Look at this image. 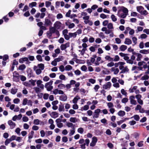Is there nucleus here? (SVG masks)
<instances>
[{"label":"nucleus","instance_id":"f257e3e1","mask_svg":"<svg viewBox=\"0 0 149 149\" xmlns=\"http://www.w3.org/2000/svg\"><path fill=\"white\" fill-rule=\"evenodd\" d=\"M119 55L121 57H123L124 59L126 61L127 63H129L131 65L133 64H136V62H134V61L135 59V57L134 56H132L130 58L128 56V54H124L121 52L119 53Z\"/></svg>","mask_w":149,"mask_h":149},{"label":"nucleus","instance_id":"f03ea898","mask_svg":"<svg viewBox=\"0 0 149 149\" xmlns=\"http://www.w3.org/2000/svg\"><path fill=\"white\" fill-rule=\"evenodd\" d=\"M137 11L142 15H146L148 14V13L146 10H144V8L142 6H139L136 7Z\"/></svg>","mask_w":149,"mask_h":149},{"label":"nucleus","instance_id":"7ed1b4c3","mask_svg":"<svg viewBox=\"0 0 149 149\" xmlns=\"http://www.w3.org/2000/svg\"><path fill=\"white\" fill-rule=\"evenodd\" d=\"M53 81L52 80L50 81L49 82L46 83L45 85V87L46 88L47 90L48 91H50L53 88V86H52Z\"/></svg>","mask_w":149,"mask_h":149},{"label":"nucleus","instance_id":"20e7f679","mask_svg":"<svg viewBox=\"0 0 149 149\" xmlns=\"http://www.w3.org/2000/svg\"><path fill=\"white\" fill-rule=\"evenodd\" d=\"M63 24L59 21H57L54 24V27L56 29H63L62 27Z\"/></svg>","mask_w":149,"mask_h":149},{"label":"nucleus","instance_id":"39448f33","mask_svg":"<svg viewBox=\"0 0 149 149\" xmlns=\"http://www.w3.org/2000/svg\"><path fill=\"white\" fill-rule=\"evenodd\" d=\"M132 56H134L135 57V58L136 57V60L137 61H141L143 57L142 55L141 54L134 52L133 53Z\"/></svg>","mask_w":149,"mask_h":149},{"label":"nucleus","instance_id":"423d86ee","mask_svg":"<svg viewBox=\"0 0 149 149\" xmlns=\"http://www.w3.org/2000/svg\"><path fill=\"white\" fill-rule=\"evenodd\" d=\"M82 30L81 29H79L77 31L74 33H69V35L70 37H75L77 35V34H79L81 33Z\"/></svg>","mask_w":149,"mask_h":149},{"label":"nucleus","instance_id":"0eeeda50","mask_svg":"<svg viewBox=\"0 0 149 149\" xmlns=\"http://www.w3.org/2000/svg\"><path fill=\"white\" fill-rule=\"evenodd\" d=\"M55 29L54 27H52L49 29V30L47 32V33L48 36L49 37L52 36V33H55Z\"/></svg>","mask_w":149,"mask_h":149},{"label":"nucleus","instance_id":"6e6552de","mask_svg":"<svg viewBox=\"0 0 149 149\" xmlns=\"http://www.w3.org/2000/svg\"><path fill=\"white\" fill-rule=\"evenodd\" d=\"M42 81L41 80H38L36 82V84L38 87L40 88L41 89L43 90L44 89V86L42 83Z\"/></svg>","mask_w":149,"mask_h":149},{"label":"nucleus","instance_id":"1a4fd4ad","mask_svg":"<svg viewBox=\"0 0 149 149\" xmlns=\"http://www.w3.org/2000/svg\"><path fill=\"white\" fill-rule=\"evenodd\" d=\"M134 99L135 97L133 95H131L130 97L129 100L131 104L135 105L137 104L136 101Z\"/></svg>","mask_w":149,"mask_h":149},{"label":"nucleus","instance_id":"9d476101","mask_svg":"<svg viewBox=\"0 0 149 149\" xmlns=\"http://www.w3.org/2000/svg\"><path fill=\"white\" fill-rule=\"evenodd\" d=\"M52 24V23L50 20L47 18H46L45 19L44 25L46 26H48Z\"/></svg>","mask_w":149,"mask_h":149},{"label":"nucleus","instance_id":"9b49d317","mask_svg":"<svg viewBox=\"0 0 149 149\" xmlns=\"http://www.w3.org/2000/svg\"><path fill=\"white\" fill-rule=\"evenodd\" d=\"M101 111V110L100 109H97L95 111L94 114L93 116L94 118H97L99 117L100 114V113Z\"/></svg>","mask_w":149,"mask_h":149},{"label":"nucleus","instance_id":"f8f14e48","mask_svg":"<svg viewBox=\"0 0 149 149\" xmlns=\"http://www.w3.org/2000/svg\"><path fill=\"white\" fill-rule=\"evenodd\" d=\"M117 15L119 17L123 18H125L127 15V14L122 13L120 11H118Z\"/></svg>","mask_w":149,"mask_h":149},{"label":"nucleus","instance_id":"ddd939ff","mask_svg":"<svg viewBox=\"0 0 149 149\" xmlns=\"http://www.w3.org/2000/svg\"><path fill=\"white\" fill-rule=\"evenodd\" d=\"M33 70L36 71V74L37 75L40 74L42 72V70L38 68V67L36 66H34L33 68Z\"/></svg>","mask_w":149,"mask_h":149},{"label":"nucleus","instance_id":"4468645a","mask_svg":"<svg viewBox=\"0 0 149 149\" xmlns=\"http://www.w3.org/2000/svg\"><path fill=\"white\" fill-rule=\"evenodd\" d=\"M8 124L10 126V128L12 129H13L16 125L15 123L11 120H9L8 122Z\"/></svg>","mask_w":149,"mask_h":149},{"label":"nucleus","instance_id":"2eb2a0df","mask_svg":"<svg viewBox=\"0 0 149 149\" xmlns=\"http://www.w3.org/2000/svg\"><path fill=\"white\" fill-rule=\"evenodd\" d=\"M111 85V84L110 82H108L106 83L105 84L103 85V88L104 89H109Z\"/></svg>","mask_w":149,"mask_h":149},{"label":"nucleus","instance_id":"dca6fc26","mask_svg":"<svg viewBox=\"0 0 149 149\" xmlns=\"http://www.w3.org/2000/svg\"><path fill=\"white\" fill-rule=\"evenodd\" d=\"M65 24L66 26H68V28L70 29L73 28L75 26L74 23H70L69 22H66Z\"/></svg>","mask_w":149,"mask_h":149},{"label":"nucleus","instance_id":"f3484780","mask_svg":"<svg viewBox=\"0 0 149 149\" xmlns=\"http://www.w3.org/2000/svg\"><path fill=\"white\" fill-rule=\"evenodd\" d=\"M70 45L69 43H67L65 44H62L60 47L61 49L63 50L65 49L67 47H69Z\"/></svg>","mask_w":149,"mask_h":149},{"label":"nucleus","instance_id":"a211bd4d","mask_svg":"<svg viewBox=\"0 0 149 149\" xmlns=\"http://www.w3.org/2000/svg\"><path fill=\"white\" fill-rule=\"evenodd\" d=\"M111 71L113 72L114 74H117L119 72V69L118 68H116L115 67H112L111 69Z\"/></svg>","mask_w":149,"mask_h":149},{"label":"nucleus","instance_id":"6ab92c4d","mask_svg":"<svg viewBox=\"0 0 149 149\" xmlns=\"http://www.w3.org/2000/svg\"><path fill=\"white\" fill-rule=\"evenodd\" d=\"M105 59L106 61L110 62H113V58L109 55H106L105 57Z\"/></svg>","mask_w":149,"mask_h":149},{"label":"nucleus","instance_id":"aec40b11","mask_svg":"<svg viewBox=\"0 0 149 149\" xmlns=\"http://www.w3.org/2000/svg\"><path fill=\"white\" fill-rule=\"evenodd\" d=\"M139 52L143 54H149V49H142Z\"/></svg>","mask_w":149,"mask_h":149},{"label":"nucleus","instance_id":"412c9836","mask_svg":"<svg viewBox=\"0 0 149 149\" xmlns=\"http://www.w3.org/2000/svg\"><path fill=\"white\" fill-rule=\"evenodd\" d=\"M67 99V96L65 95H61L59 97L60 100L63 101H66Z\"/></svg>","mask_w":149,"mask_h":149},{"label":"nucleus","instance_id":"4be33fe9","mask_svg":"<svg viewBox=\"0 0 149 149\" xmlns=\"http://www.w3.org/2000/svg\"><path fill=\"white\" fill-rule=\"evenodd\" d=\"M52 118H56L58 116V114L56 112H52L51 115Z\"/></svg>","mask_w":149,"mask_h":149},{"label":"nucleus","instance_id":"5701e85b","mask_svg":"<svg viewBox=\"0 0 149 149\" xmlns=\"http://www.w3.org/2000/svg\"><path fill=\"white\" fill-rule=\"evenodd\" d=\"M62 33L64 37H70L69 35H67L68 33V31L67 29H65L63 30L62 31Z\"/></svg>","mask_w":149,"mask_h":149},{"label":"nucleus","instance_id":"b1692460","mask_svg":"<svg viewBox=\"0 0 149 149\" xmlns=\"http://www.w3.org/2000/svg\"><path fill=\"white\" fill-rule=\"evenodd\" d=\"M80 99V97L78 96L77 95L75 97H74L72 100V102L74 104H76L79 100Z\"/></svg>","mask_w":149,"mask_h":149},{"label":"nucleus","instance_id":"393cba45","mask_svg":"<svg viewBox=\"0 0 149 149\" xmlns=\"http://www.w3.org/2000/svg\"><path fill=\"white\" fill-rule=\"evenodd\" d=\"M36 93H38L41 91V89L38 87H35L33 88Z\"/></svg>","mask_w":149,"mask_h":149},{"label":"nucleus","instance_id":"a878e982","mask_svg":"<svg viewBox=\"0 0 149 149\" xmlns=\"http://www.w3.org/2000/svg\"><path fill=\"white\" fill-rule=\"evenodd\" d=\"M64 57L63 56H60L58 58L55 59V61H56L57 62L62 61Z\"/></svg>","mask_w":149,"mask_h":149},{"label":"nucleus","instance_id":"bb28decb","mask_svg":"<svg viewBox=\"0 0 149 149\" xmlns=\"http://www.w3.org/2000/svg\"><path fill=\"white\" fill-rule=\"evenodd\" d=\"M132 41L130 39L126 38L125 41V43L126 44L129 45L132 43Z\"/></svg>","mask_w":149,"mask_h":149},{"label":"nucleus","instance_id":"cd10ccee","mask_svg":"<svg viewBox=\"0 0 149 149\" xmlns=\"http://www.w3.org/2000/svg\"><path fill=\"white\" fill-rule=\"evenodd\" d=\"M129 70L127 67V66H126L124 67L123 69L121 70L120 73H125L126 72H127L129 71Z\"/></svg>","mask_w":149,"mask_h":149},{"label":"nucleus","instance_id":"c85d7f7f","mask_svg":"<svg viewBox=\"0 0 149 149\" xmlns=\"http://www.w3.org/2000/svg\"><path fill=\"white\" fill-rule=\"evenodd\" d=\"M72 129H73V130H70V132L69 134L68 135L70 136L73 135L75 133V128L74 127H73L72 128Z\"/></svg>","mask_w":149,"mask_h":149},{"label":"nucleus","instance_id":"c756f323","mask_svg":"<svg viewBox=\"0 0 149 149\" xmlns=\"http://www.w3.org/2000/svg\"><path fill=\"white\" fill-rule=\"evenodd\" d=\"M17 89L15 88H12L11 89L10 93L13 95L15 94L17 92Z\"/></svg>","mask_w":149,"mask_h":149},{"label":"nucleus","instance_id":"7c9ffc66","mask_svg":"<svg viewBox=\"0 0 149 149\" xmlns=\"http://www.w3.org/2000/svg\"><path fill=\"white\" fill-rule=\"evenodd\" d=\"M37 67H38V68L43 70L44 68V65L42 63H40L38 64Z\"/></svg>","mask_w":149,"mask_h":149},{"label":"nucleus","instance_id":"2f4dec72","mask_svg":"<svg viewBox=\"0 0 149 149\" xmlns=\"http://www.w3.org/2000/svg\"><path fill=\"white\" fill-rule=\"evenodd\" d=\"M118 115L121 117H122L125 115V112L123 111H119L118 113Z\"/></svg>","mask_w":149,"mask_h":149},{"label":"nucleus","instance_id":"473e14b6","mask_svg":"<svg viewBox=\"0 0 149 149\" xmlns=\"http://www.w3.org/2000/svg\"><path fill=\"white\" fill-rule=\"evenodd\" d=\"M120 60L119 57L117 55H115L114 58H113V61L116 62Z\"/></svg>","mask_w":149,"mask_h":149},{"label":"nucleus","instance_id":"72a5a7b5","mask_svg":"<svg viewBox=\"0 0 149 149\" xmlns=\"http://www.w3.org/2000/svg\"><path fill=\"white\" fill-rule=\"evenodd\" d=\"M34 132L33 131H32L31 132L29 133V134L28 138L29 139H32L33 136V134H34Z\"/></svg>","mask_w":149,"mask_h":149},{"label":"nucleus","instance_id":"f704fd0d","mask_svg":"<svg viewBox=\"0 0 149 149\" xmlns=\"http://www.w3.org/2000/svg\"><path fill=\"white\" fill-rule=\"evenodd\" d=\"M127 47L125 45H121L120 48V49L122 51L125 50L127 49Z\"/></svg>","mask_w":149,"mask_h":149},{"label":"nucleus","instance_id":"c9c22d12","mask_svg":"<svg viewBox=\"0 0 149 149\" xmlns=\"http://www.w3.org/2000/svg\"><path fill=\"white\" fill-rule=\"evenodd\" d=\"M58 110L59 111H64V106L63 105H61L59 106Z\"/></svg>","mask_w":149,"mask_h":149},{"label":"nucleus","instance_id":"e433bc0d","mask_svg":"<svg viewBox=\"0 0 149 149\" xmlns=\"http://www.w3.org/2000/svg\"><path fill=\"white\" fill-rule=\"evenodd\" d=\"M26 66L24 64H22L20 65L19 68L18 69L21 70H23L25 69Z\"/></svg>","mask_w":149,"mask_h":149},{"label":"nucleus","instance_id":"4c0bfd02","mask_svg":"<svg viewBox=\"0 0 149 149\" xmlns=\"http://www.w3.org/2000/svg\"><path fill=\"white\" fill-rule=\"evenodd\" d=\"M37 5V3L36 2H32L30 3L29 5V6L31 8L33 7L36 6Z\"/></svg>","mask_w":149,"mask_h":149},{"label":"nucleus","instance_id":"58836bf2","mask_svg":"<svg viewBox=\"0 0 149 149\" xmlns=\"http://www.w3.org/2000/svg\"><path fill=\"white\" fill-rule=\"evenodd\" d=\"M72 67L70 65H66L65 67V69L66 70L69 71L72 70Z\"/></svg>","mask_w":149,"mask_h":149},{"label":"nucleus","instance_id":"ea45409f","mask_svg":"<svg viewBox=\"0 0 149 149\" xmlns=\"http://www.w3.org/2000/svg\"><path fill=\"white\" fill-rule=\"evenodd\" d=\"M89 108V107L88 105H85L84 106V107L81 108V111H83V110L86 111L88 110Z\"/></svg>","mask_w":149,"mask_h":149},{"label":"nucleus","instance_id":"a19ab883","mask_svg":"<svg viewBox=\"0 0 149 149\" xmlns=\"http://www.w3.org/2000/svg\"><path fill=\"white\" fill-rule=\"evenodd\" d=\"M134 118V119L136 121H139V116L138 115H135L133 116L131 118Z\"/></svg>","mask_w":149,"mask_h":149},{"label":"nucleus","instance_id":"79ce46f5","mask_svg":"<svg viewBox=\"0 0 149 149\" xmlns=\"http://www.w3.org/2000/svg\"><path fill=\"white\" fill-rule=\"evenodd\" d=\"M70 121L73 123H75L77 121V120L76 118L75 117H71L70 118Z\"/></svg>","mask_w":149,"mask_h":149},{"label":"nucleus","instance_id":"37998d69","mask_svg":"<svg viewBox=\"0 0 149 149\" xmlns=\"http://www.w3.org/2000/svg\"><path fill=\"white\" fill-rule=\"evenodd\" d=\"M111 17L113 21L115 22L117 20V18L114 15L112 14L111 15Z\"/></svg>","mask_w":149,"mask_h":149},{"label":"nucleus","instance_id":"c03bdc74","mask_svg":"<svg viewBox=\"0 0 149 149\" xmlns=\"http://www.w3.org/2000/svg\"><path fill=\"white\" fill-rule=\"evenodd\" d=\"M77 132L78 133L81 134H82L84 132V129L83 128L81 127L77 129Z\"/></svg>","mask_w":149,"mask_h":149},{"label":"nucleus","instance_id":"a18cd8bd","mask_svg":"<svg viewBox=\"0 0 149 149\" xmlns=\"http://www.w3.org/2000/svg\"><path fill=\"white\" fill-rule=\"evenodd\" d=\"M122 11L123 13L125 14H127V15L128 11V9L126 8L123 7V8L122 9Z\"/></svg>","mask_w":149,"mask_h":149},{"label":"nucleus","instance_id":"49530a36","mask_svg":"<svg viewBox=\"0 0 149 149\" xmlns=\"http://www.w3.org/2000/svg\"><path fill=\"white\" fill-rule=\"evenodd\" d=\"M36 58L37 60L40 61H42V56L40 55H38L36 56Z\"/></svg>","mask_w":149,"mask_h":149},{"label":"nucleus","instance_id":"de8ad7c7","mask_svg":"<svg viewBox=\"0 0 149 149\" xmlns=\"http://www.w3.org/2000/svg\"><path fill=\"white\" fill-rule=\"evenodd\" d=\"M19 76H17L15 75V76H13V79L14 81H18L19 80Z\"/></svg>","mask_w":149,"mask_h":149},{"label":"nucleus","instance_id":"09e8293b","mask_svg":"<svg viewBox=\"0 0 149 149\" xmlns=\"http://www.w3.org/2000/svg\"><path fill=\"white\" fill-rule=\"evenodd\" d=\"M58 87L60 89H63L65 87V86L63 84H60L58 85Z\"/></svg>","mask_w":149,"mask_h":149},{"label":"nucleus","instance_id":"8fccbe9b","mask_svg":"<svg viewBox=\"0 0 149 149\" xmlns=\"http://www.w3.org/2000/svg\"><path fill=\"white\" fill-rule=\"evenodd\" d=\"M40 121L38 119H35L33 121V123L36 125H38L40 123Z\"/></svg>","mask_w":149,"mask_h":149},{"label":"nucleus","instance_id":"3c124183","mask_svg":"<svg viewBox=\"0 0 149 149\" xmlns=\"http://www.w3.org/2000/svg\"><path fill=\"white\" fill-rule=\"evenodd\" d=\"M128 99L127 98L125 97L122 99L121 102L122 103L125 104L128 101Z\"/></svg>","mask_w":149,"mask_h":149},{"label":"nucleus","instance_id":"603ef678","mask_svg":"<svg viewBox=\"0 0 149 149\" xmlns=\"http://www.w3.org/2000/svg\"><path fill=\"white\" fill-rule=\"evenodd\" d=\"M28 101V100L26 98H24L23 100V101L22 102V104L23 105H26L27 103V102Z\"/></svg>","mask_w":149,"mask_h":149},{"label":"nucleus","instance_id":"864d4df0","mask_svg":"<svg viewBox=\"0 0 149 149\" xmlns=\"http://www.w3.org/2000/svg\"><path fill=\"white\" fill-rule=\"evenodd\" d=\"M149 76L147 75H145L141 78V79L142 80H147L149 79Z\"/></svg>","mask_w":149,"mask_h":149},{"label":"nucleus","instance_id":"5fc2aeb1","mask_svg":"<svg viewBox=\"0 0 149 149\" xmlns=\"http://www.w3.org/2000/svg\"><path fill=\"white\" fill-rule=\"evenodd\" d=\"M121 92L123 95H125V96H127V93L125 91L124 89H122L121 90Z\"/></svg>","mask_w":149,"mask_h":149},{"label":"nucleus","instance_id":"6e6d98bb","mask_svg":"<svg viewBox=\"0 0 149 149\" xmlns=\"http://www.w3.org/2000/svg\"><path fill=\"white\" fill-rule=\"evenodd\" d=\"M81 69L82 71L86 72L87 70V68L86 65H83L81 67Z\"/></svg>","mask_w":149,"mask_h":149},{"label":"nucleus","instance_id":"4d7b16f0","mask_svg":"<svg viewBox=\"0 0 149 149\" xmlns=\"http://www.w3.org/2000/svg\"><path fill=\"white\" fill-rule=\"evenodd\" d=\"M107 105L109 108H113V103L111 102H108L107 104Z\"/></svg>","mask_w":149,"mask_h":149},{"label":"nucleus","instance_id":"13d9d810","mask_svg":"<svg viewBox=\"0 0 149 149\" xmlns=\"http://www.w3.org/2000/svg\"><path fill=\"white\" fill-rule=\"evenodd\" d=\"M107 28L109 29H112L113 28V24L111 23H109L107 25Z\"/></svg>","mask_w":149,"mask_h":149},{"label":"nucleus","instance_id":"bf43d9fd","mask_svg":"<svg viewBox=\"0 0 149 149\" xmlns=\"http://www.w3.org/2000/svg\"><path fill=\"white\" fill-rule=\"evenodd\" d=\"M45 6L47 8H48L51 4V3L49 1H47L45 2Z\"/></svg>","mask_w":149,"mask_h":149},{"label":"nucleus","instance_id":"052dcab7","mask_svg":"<svg viewBox=\"0 0 149 149\" xmlns=\"http://www.w3.org/2000/svg\"><path fill=\"white\" fill-rule=\"evenodd\" d=\"M114 65V64L113 62H111L107 64V66L109 67H110L113 66Z\"/></svg>","mask_w":149,"mask_h":149},{"label":"nucleus","instance_id":"680f3d73","mask_svg":"<svg viewBox=\"0 0 149 149\" xmlns=\"http://www.w3.org/2000/svg\"><path fill=\"white\" fill-rule=\"evenodd\" d=\"M90 143V140L88 139H86L85 140V143H84L87 146H88Z\"/></svg>","mask_w":149,"mask_h":149},{"label":"nucleus","instance_id":"e2e57ef3","mask_svg":"<svg viewBox=\"0 0 149 149\" xmlns=\"http://www.w3.org/2000/svg\"><path fill=\"white\" fill-rule=\"evenodd\" d=\"M11 141L10 139H6L5 142V144L6 146H7L8 143H9Z\"/></svg>","mask_w":149,"mask_h":149},{"label":"nucleus","instance_id":"0e129e2a","mask_svg":"<svg viewBox=\"0 0 149 149\" xmlns=\"http://www.w3.org/2000/svg\"><path fill=\"white\" fill-rule=\"evenodd\" d=\"M59 69L60 70L61 72H63L64 71L65 69L63 65H61L59 67Z\"/></svg>","mask_w":149,"mask_h":149},{"label":"nucleus","instance_id":"69168bd1","mask_svg":"<svg viewBox=\"0 0 149 149\" xmlns=\"http://www.w3.org/2000/svg\"><path fill=\"white\" fill-rule=\"evenodd\" d=\"M86 49L83 48L81 50H79V52H81V55H84L85 53Z\"/></svg>","mask_w":149,"mask_h":149},{"label":"nucleus","instance_id":"338daca9","mask_svg":"<svg viewBox=\"0 0 149 149\" xmlns=\"http://www.w3.org/2000/svg\"><path fill=\"white\" fill-rule=\"evenodd\" d=\"M68 139L66 136H63L62 138V141L64 142H66L68 141Z\"/></svg>","mask_w":149,"mask_h":149},{"label":"nucleus","instance_id":"774afa93","mask_svg":"<svg viewBox=\"0 0 149 149\" xmlns=\"http://www.w3.org/2000/svg\"><path fill=\"white\" fill-rule=\"evenodd\" d=\"M49 95L47 93H45L43 95V98L45 100H47L48 99Z\"/></svg>","mask_w":149,"mask_h":149}]
</instances>
